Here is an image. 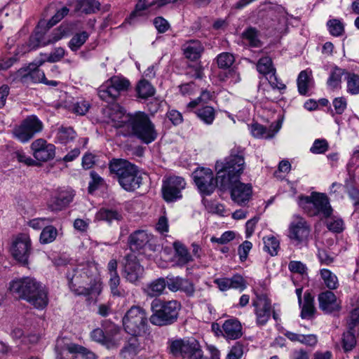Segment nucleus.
<instances>
[{"instance_id":"1","label":"nucleus","mask_w":359,"mask_h":359,"mask_svg":"<svg viewBox=\"0 0 359 359\" xmlns=\"http://www.w3.org/2000/svg\"><path fill=\"white\" fill-rule=\"evenodd\" d=\"M215 168L218 169L219 178H222V188H229L232 201L238 205H246L252 198V187L251 184L238 180L245 168V161L240 148L231 150L224 162L217 161Z\"/></svg>"},{"instance_id":"2","label":"nucleus","mask_w":359,"mask_h":359,"mask_svg":"<svg viewBox=\"0 0 359 359\" xmlns=\"http://www.w3.org/2000/svg\"><path fill=\"white\" fill-rule=\"evenodd\" d=\"M9 289L19 297L25 299L37 309H43L48 303L45 287L32 277H25L12 281Z\"/></svg>"},{"instance_id":"3","label":"nucleus","mask_w":359,"mask_h":359,"mask_svg":"<svg viewBox=\"0 0 359 359\" xmlns=\"http://www.w3.org/2000/svg\"><path fill=\"white\" fill-rule=\"evenodd\" d=\"M109 170L121 187L127 191H135L142 182L137 168L126 160L114 159L109 164Z\"/></svg>"},{"instance_id":"4","label":"nucleus","mask_w":359,"mask_h":359,"mask_svg":"<svg viewBox=\"0 0 359 359\" xmlns=\"http://www.w3.org/2000/svg\"><path fill=\"white\" fill-rule=\"evenodd\" d=\"M92 266L83 267L76 269L75 274L69 280L71 290L78 295H89L93 293H99L100 290V280L94 274Z\"/></svg>"},{"instance_id":"5","label":"nucleus","mask_w":359,"mask_h":359,"mask_svg":"<svg viewBox=\"0 0 359 359\" xmlns=\"http://www.w3.org/2000/svg\"><path fill=\"white\" fill-rule=\"evenodd\" d=\"M181 309V304L177 300L162 301L155 299L151 304L152 314L150 322L154 325L165 326L175 323Z\"/></svg>"},{"instance_id":"6","label":"nucleus","mask_w":359,"mask_h":359,"mask_svg":"<svg viewBox=\"0 0 359 359\" xmlns=\"http://www.w3.org/2000/svg\"><path fill=\"white\" fill-rule=\"evenodd\" d=\"M121 123H129L132 134L145 144H149L157 138V132L149 116L142 112L133 116H122Z\"/></svg>"},{"instance_id":"7","label":"nucleus","mask_w":359,"mask_h":359,"mask_svg":"<svg viewBox=\"0 0 359 359\" xmlns=\"http://www.w3.org/2000/svg\"><path fill=\"white\" fill-rule=\"evenodd\" d=\"M297 203L300 208L311 217L327 218L332 213V208L327 196L313 192L310 196H300Z\"/></svg>"},{"instance_id":"8","label":"nucleus","mask_w":359,"mask_h":359,"mask_svg":"<svg viewBox=\"0 0 359 359\" xmlns=\"http://www.w3.org/2000/svg\"><path fill=\"white\" fill-rule=\"evenodd\" d=\"M125 330L133 337L140 336L146 331L147 316L140 306H132L123 318Z\"/></svg>"},{"instance_id":"9","label":"nucleus","mask_w":359,"mask_h":359,"mask_svg":"<svg viewBox=\"0 0 359 359\" xmlns=\"http://www.w3.org/2000/svg\"><path fill=\"white\" fill-rule=\"evenodd\" d=\"M216 170L218 171V169ZM192 177L198 190L203 195L212 194L219 180L222 187V178H219L218 175L215 177L212 170L208 168H197L193 172Z\"/></svg>"},{"instance_id":"10","label":"nucleus","mask_w":359,"mask_h":359,"mask_svg":"<svg viewBox=\"0 0 359 359\" xmlns=\"http://www.w3.org/2000/svg\"><path fill=\"white\" fill-rule=\"evenodd\" d=\"M311 233V226L302 216H292L287 229V236L295 245L306 244Z\"/></svg>"},{"instance_id":"11","label":"nucleus","mask_w":359,"mask_h":359,"mask_svg":"<svg viewBox=\"0 0 359 359\" xmlns=\"http://www.w3.org/2000/svg\"><path fill=\"white\" fill-rule=\"evenodd\" d=\"M129 86L128 80L122 76H114L100 86L98 95L104 101L113 102L122 92L127 90Z\"/></svg>"},{"instance_id":"12","label":"nucleus","mask_w":359,"mask_h":359,"mask_svg":"<svg viewBox=\"0 0 359 359\" xmlns=\"http://www.w3.org/2000/svg\"><path fill=\"white\" fill-rule=\"evenodd\" d=\"M43 129L42 122L36 116H29L13 130V137L22 143L29 142Z\"/></svg>"},{"instance_id":"13","label":"nucleus","mask_w":359,"mask_h":359,"mask_svg":"<svg viewBox=\"0 0 359 359\" xmlns=\"http://www.w3.org/2000/svg\"><path fill=\"white\" fill-rule=\"evenodd\" d=\"M44 60H39L36 63H30L29 65L20 68L10 78L12 82H21L24 84L31 83H41L44 79V72L39 69V67L44 63Z\"/></svg>"},{"instance_id":"14","label":"nucleus","mask_w":359,"mask_h":359,"mask_svg":"<svg viewBox=\"0 0 359 359\" xmlns=\"http://www.w3.org/2000/svg\"><path fill=\"white\" fill-rule=\"evenodd\" d=\"M31 238L29 235H19L13 241L11 251L13 257L22 264H27L31 252Z\"/></svg>"},{"instance_id":"15","label":"nucleus","mask_w":359,"mask_h":359,"mask_svg":"<svg viewBox=\"0 0 359 359\" xmlns=\"http://www.w3.org/2000/svg\"><path fill=\"white\" fill-rule=\"evenodd\" d=\"M256 316V323L259 326L266 324L271 314V302L265 294H257L252 301Z\"/></svg>"},{"instance_id":"16","label":"nucleus","mask_w":359,"mask_h":359,"mask_svg":"<svg viewBox=\"0 0 359 359\" xmlns=\"http://www.w3.org/2000/svg\"><path fill=\"white\" fill-rule=\"evenodd\" d=\"M186 187L184 180L178 176H172L163 183L162 191L163 198L166 201H173L182 198L181 191Z\"/></svg>"},{"instance_id":"17","label":"nucleus","mask_w":359,"mask_h":359,"mask_svg":"<svg viewBox=\"0 0 359 359\" xmlns=\"http://www.w3.org/2000/svg\"><path fill=\"white\" fill-rule=\"evenodd\" d=\"M198 343L195 341L177 339L170 343V349L175 356H180L183 358L191 359L194 354L199 355Z\"/></svg>"},{"instance_id":"18","label":"nucleus","mask_w":359,"mask_h":359,"mask_svg":"<svg viewBox=\"0 0 359 359\" xmlns=\"http://www.w3.org/2000/svg\"><path fill=\"white\" fill-rule=\"evenodd\" d=\"M258 72L264 76L273 88L284 90L285 85L280 81L276 75V69L273 65L272 60L269 57H263L257 63Z\"/></svg>"},{"instance_id":"19","label":"nucleus","mask_w":359,"mask_h":359,"mask_svg":"<svg viewBox=\"0 0 359 359\" xmlns=\"http://www.w3.org/2000/svg\"><path fill=\"white\" fill-rule=\"evenodd\" d=\"M118 329L112 325L110 329V333L108 331L104 332L100 328L93 330L90 333L93 340L97 341L108 349L115 348L119 344V339L117 337Z\"/></svg>"},{"instance_id":"20","label":"nucleus","mask_w":359,"mask_h":359,"mask_svg":"<svg viewBox=\"0 0 359 359\" xmlns=\"http://www.w3.org/2000/svg\"><path fill=\"white\" fill-rule=\"evenodd\" d=\"M34 157L39 161H48L55 155V147L43 139H37L31 144Z\"/></svg>"},{"instance_id":"21","label":"nucleus","mask_w":359,"mask_h":359,"mask_svg":"<svg viewBox=\"0 0 359 359\" xmlns=\"http://www.w3.org/2000/svg\"><path fill=\"white\" fill-rule=\"evenodd\" d=\"M144 269L133 256H127L123 276L131 283H136L143 275Z\"/></svg>"},{"instance_id":"22","label":"nucleus","mask_w":359,"mask_h":359,"mask_svg":"<svg viewBox=\"0 0 359 359\" xmlns=\"http://www.w3.org/2000/svg\"><path fill=\"white\" fill-rule=\"evenodd\" d=\"M167 287L171 292L180 291L189 297H192L195 293L194 283L189 279L180 276H167Z\"/></svg>"},{"instance_id":"23","label":"nucleus","mask_w":359,"mask_h":359,"mask_svg":"<svg viewBox=\"0 0 359 359\" xmlns=\"http://www.w3.org/2000/svg\"><path fill=\"white\" fill-rule=\"evenodd\" d=\"M319 308L326 313L339 311L341 309V302L331 291L327 290L318 294Z\"/></svg>"},{"instance_id":"24","label":"nucleus","mask_w":359,"mask_h":359,"mask_svg":"<svg viewBox=\"0 0 359 359\" xmlns=\"http://www.w3.org/2000/svg\"><path fill=\"white\" fill-rule=\"evenodd\" d=\"M214 283L221 291H226L231 288L243 291L246 287L245 281L243 278L238 274H236L231 278H216Z\"/></svg>"},{"instance_id":"25","label":"nucleus","mask_w":359,"mask_h":359,"mask_svg":"<svg viewBox=\"0 0 359 359\" xmlns=\"http://www.w3.org/2000/svg\"><path fill=\"white\" fill-rule=\"evenodd\" d=\"M222 334L227 339H237L242 334V325L236 318L228 319L222 325Z\"/></svg>"},{"instance_id":"26","label":"nucleus","mask_w":359,"mask_h":359,"mask_svg":"<svg viewBox=\"0 0 359 359\" xmlns=\"http://www.w3.org/2000/svg\"><path fill=\"white\" fill-rule=\"evenodd\" d=\"M74 196V191L72 189H62L53 199L50 208L53 210H61L67 207L72 201Z\"/></svg>"},{"instance_id":"27","label":"nucleus","mask_w":359,"mask_h":359,"mask_svg":"<svg viewBox=\"0 0 359 359\" xmlns=\"http://www.w3.org/2000/svg\"><path fill=\"white\" fill-rule=\"evenodd\" d=\"M142 346L137 337L131 336L121 351L123 359H136Z\"/></svg>"},{"instance_id":"28","label":"nucleus","mask_w":359,"mask_h":359,"mask_svg":"<svg viewBox=\"0 0 359 359\" xmlns=\"http://www.w3.org/2000/svg\"><path fill=\"white\" fill-rule=\"evenodd\" d=\"M204 48L202 43L198 40H191L185 42L182 46V50L184 56L191 60L198 59Z\"/></svg>"},{"instance_id":"29","label":"nucleus","mask_w":359,"mask_h":359,"mask_svg":"<svg viewBox=\"0 0 359 359\" xmlns=\"http://www.w3.org/2000/svg\"><path fill=\"white\" fill-rule=\"evenodd\" d=\"M152 238V235L144 230H137L130 234L129 244L132 249L139 250L145 246Z\"/></svg>"},{"instance_id":"30","label":"nucleus","mask_w":359,"mask_h":359,"mask_svg":"<svg viewBox=\"0 0 359 359\" xmlns=\"http://www.w3.org/2000/svg\"><path fill=\"white\" fill-rule=\"evenodd\" d=\"M44 42H46V39H43L42 34L36 32L30 36L28 44H22L21 46H18L16 49V54L22 55L31 50H34L41 46H46V45H43Z\"/></svg>"},{"instance_id":"31","label":"nucleus","mask_w":359,"mask_h":359,"mask_svg":"<svg viewBox=\"0 0 359 359\" xmlns=\"http://www.w3.org/2000/svg\"><path fill=\"white\" fill-rule=\"evenodd\" d=\"M280 126L278 124L275 126H271L269 128H265L259 123L252 124L250 126L251 134L256 138H271L280 130Z\"/></svg>"},{"instance_id":"32","label":"nucleus","mask_w":359,"mask_h":359,"mask_svg":"<svg viewBox=\"0 0 359 359\" xmlns=\"http://www.w3.org/2000/svg\"><path fill=\"white\" fill-rule=\"evenodd\" d=\"M175 250L174 259L179 266H183L192 261V257L187 248L180 242L176 241L173 243Z\"/></svg>"},{"instance_id":"33","label":"nucleus","mask_w":359,"mask_h":359,"mask_svg":"<svg viewBox=\"0 0 359 359\" xmlns=\"http://www.w3.org/2000/svg\"><path fill=\"white\" fill-rule=\"evenodd\" d=\"M166 286L167 279L160 278L147 284L143 291L147 296L156 297L163 294Z\"/></svg>"},{"instance_id":"34","label":"nucleus","mask_w":359,"mask_h":359,"mask_svg":"<svg viewBox=\"0 0 359 359\" xmlns=\"http://www.w3.org/2000/svg\"><path fill=\"white\" fill-rule=\"evenodd\" d=\"M346 74L348 72L345 69L340 68L336 65L332 66L327 81V86L332 90L340 88L342 76L344 75L346 76Z\"/></svg>"},{"instance_id":"35","label":"nucleus","mask_w":359,"mask_h":359,"mask_svg":"<svg viewBox=\"0 0 359 359\" xmlns=\"http://www.w3.org/2000/svg\"><path fill=\"white\" fill-rule=\"evenodd\" d=\"M155 5H151V1L149 2L148 0H138L135 10L131 13L130 17L126 20L130 24L133 23L136 20L147 16V9Z\"/></svg>"},{"instance_id":"36","label":"nucleus","mask_w":359,"mask_h":359,"mask_svg":"<svg viewBox=\"0 0 359 359\" xmlns=\"http://www.w3.org/2000/svg\"><path fill=\"white\" fill-rule=\"evenodd\" d=\"M319 273L320 278L326 287L330 290H334L338 288L339 283L335 273L327 269H320Z\"/></svg>"},{"instance_id":"37","label":"nucleus","mask_w":359,"mask_h":359,"mask_svg":"<svg viewBox=\"0 0 359 359\" xmlns=\"http://www.w3.org/2000/svg\"><path fill=\"white\" fill-rule=\"evenodd\" d=\"M70 344H75L72 342H66L64 339H60L57 340L56 343V353L57 359H74V354L78 353V352H71L67 348Z\"/></svg>"},{"instance_id":"38","label":"nucleus","mask_w":359,"mask_h":359,"mask_svg":"<svg viewBox=\"0 0 359 359\" xmlns=\"http://www.w3.org/2000/svg\"><path fill=\"white\" fill-rule=\"evenodd\" d=\"M312 79V71L306 69L302 71L297 78L298 90L301 95H306Z\"/></svg>"},{"instance_id":"39","label":"nucleus","mask_w":359,"mask_h":359,"mask_svg":"<svg viewBox=\"0 0 359 359\" xmlns=\"http://www.w3.org/2000/svg\"><path fill=\"white\" fill-rule=\"evenodd\" d=\"M301 317L302 318H310L315 312L313 297L309 292H305L304 302L302 303Z\"/></svg>"},{"instance_id":"40","label":"nucleus","mask_w":359,"mask_h":359,"mask_svg":"<svg viewBox=\"0 0 359 359\" xmlns=\"http://www.w3.org/2000/svg\"><path fill=\"white\" fill-rule=\"evenodd\" d=\"M120 283L121 279L118 274L109 276L108 284L112 296L124 297L128 295V291L119 286Z\"/></svg>"},{"instance_id":"41","label":"nucleus","mask_w":359,"mask_h":359,"mask_svg":"<svg viewBox=\"0 0 359 359\" xmlns=\"http://www.w3.org/2000/svg\"><path fill=\"white\" fill-rule=\"evenodd\" d=\"M69 34V27L67 25H62L58 28L53 31L46 39V42L43 43V45L55 43L60 39L68 36Z\"/></svg>"},{"instance_id":"42","label":"nucleus","mask_w":359,"mask_h":359,"mask_svg":"<svg viewBox=\"0 0 359 359\" xmlns=\"http://www.w3.org/2000/svg\"><path fill=\"white\" fill-rule=\"evenodd\" d=\"M122 219L121 215L114 210L100 209L95 215V219L100 221H106L109 223L113 221H118Z\"/></svg>"},{"instance_id":"43","label":"nucleus","mask_w":359,"mask_h":359,"mask_svg":"<svg viewBox=\"0 0 359 359\" xmlns=\"http://www.w3.org/2000/svg\"><path fill=\"white\" fill-rule=\"evenodd\" d=\"M57 236V229L52 225H48L42 229L39 236V242L43 245L53 243L56 239Z\"/></svg>"},{"instance_id":"44","label":"nucleus","mask_w":359,"mask_h":359,"mask_svg":"<svg viewBox=\"0 0 359 359\" xmlns=\"http://www.w3.org/2000/svg\"><path fill=\"white\" fill-rule=\"evenodd\" d=\"M100 3L95 0H77L76 11L86 14L99 9Z\"/></svg>"},{"instance_id":"45","label":"nucleus","mask_w":359,"mask_h":359,"mask_svg":"<svg viewBox=\"0 0 359 359\" xmlns=\"http://www.w3.org/2000/svg\"><path fill=\"white\" fill-rule=\"evenodd\" d=\"M89 34L86 31L75 34L69 41L68 46L72 51L78 50L89 37Z\"/></svg>"},{"instance_id":"46","label":"nucleus","mask_w":359,"mask_h":359,"mask_svg":"<svg viewBox=\"0 0 359 359\" xmlns=\"http://www.w3.org/2000/svg\"><path fill=\"white\" fill-rule=\"evenodd\" d=\"M346 80L347 92L351 95L359 94V76L354 73L348 72Z\"/></svg>"},{"instance_id":"47","label":"nucleus","mask_w":359,"mask_h":359,"mask_svg":"<svg viewBox=\"0 0 359 359\" xmlns=\"http://www.w3.org/2000/svg\"><path fill=\"white\" fill-rule=\"evenodd\" d=\"M357 341L355 336L352 330L344 332L341 338V346L344 352L351 351L356 346Z\"/></svg>"},{"instance_id":"48","label":"nucleus","mask_w":359,"mask_h":359,"mask_svg":"<svg viewBox=\"0 0 359 359\" xmlns=\"http://www.w3.org/2000/svg\"><path fill=\"white\" fill-rule=\"evenodd\" d=\"M137 92L140 97L147 98L154 95L155 90L146 80H141L137 86Z\"/></svg>"},{"instance_id":"49","label":"nucleus","mask_w":359,"mask_h":359,"mask_svg":"<svg viewBox=\"0 0 359 359\" xmlns=\"http://www.w3.org/2000/svg\"><path fill=\"white\" fill-rule=\"evenodd\" d=\"M243 39L251 47H259L262 43L259 39L258 32L255 28H249L243 33Z\"/></svg>"},{"instance_id":"50","label":"nucleus","mask_w":359,"mask_h":359,"mask_svg":"<svg viewBox=\"0 0 359 359\" xmlns=\"http://www.w3.org/2000/svg\"><path fill=\"white\" fill-rule=\"evenodd\" d=\"M328 31L333 36H340L344 32V23L339 19H331L327 21Z\"/></svg>"},{"instance_id":"51","label":"nucleus","mask_w":359,"mask_h":359,"mask_svg":"<svg viewBox=\"0 0 359 359\" xmlns=\"http://www.w3.org/2000/svg\"><path fill=\"white\" fill-rule=\"evenodd\" d=\"M198 117L206 124H211L215 116V109L210 106H205L197 111Z\"/></svg>"},{"instance_id":"52","label":"nucleus","mask_w":359,"mask_h":359,"mask_svg":"<svg viewBox=\"0 0 359 359\" xmlns=\"http://www.w3.org/2000/svg\"><path fill=\"white\" fill-rule=\"evenodd\" d=\"M75 137V132L70 127H60L57 133V139L62 144H66Z\"/></svg>"},{"instance_id":"53","label":"nucleus","mask_w":359,"mask_h":359,"mask_svg":"<svg viewBox=\"0 0 359 359\" xmlns=\"http://www.w3.org/2000/svg\"><path fill=\"white\" fill-rule=\"evenodd\" d=\"M234 56L229 53H222L217 57V63L219 68L227 69L234 62Z\"/></svg>"},{"instance_id":"54","label":"nucleus","mask_w":359,"mask_h":359,"mask_svg":"<svg viewBox=\"0 0 359 359\" xmlns=\"http://www.w3.org/2000/svg\"><path fill=\"white\" fill-rule=\"evenodd\" d=\"M264 250L269 252L271 256L276 255L278 253V249L279 248L278 241L273 237H265L264 238Z\"/></svg>"},{"instance_id":"55","label":"nucleus","mask_w":359,"mask_h":359,"mask_svg":"<svg viewBox=\"0 0 359 359\" xmlns=\"http://www.w3.org/2000/svg\"><path fill=\"white\" fill-rule=\"evenodd\" d=\"M67 348L71 352H78L84 359H96L94 353L79 344H70Z\"/></svg>"},{"instance_id":"56","label":"nucleus","mask_w":359,"mask_h":359,"mask_svg":"<svg viewBox=\"0 0 359 359\" xmlns=\"http://www.w3.org/2000/svg\"><path fill=\"white\" fill-rule=\"evenodd\" d=\"M89 107V103L85 100L76 101L69 106V110L78 115L86 114Z\"/></svg>"},{"instance_id":"57","label":"nucleus","mask_w":359,"mask_h":359,"mask_svg":"<svg viewBox=\"0 0 359 359\" xmlns=\"http://www.w3.org/2000/svg\"><path fill=\"white\" fill-rule=\"evenodd\" d=\"M276 90H280L278 88H273L269 83L267 86L259 87L258 93L263 95L266 100L274 102L278 98V97L274 95L277 93Z\"/></svg>"},{"instance_id":"58","label":"nucleus","mask_w":359,"mask_h":359,"mask_svg":"<svg viewBox=\"0 0 359 359\" xmlns=\"http://www.w3.org/2000/svg\"><path fill=\"white\" fill-rule=\"evenodd\" d=\"M328 149V144L325 140L317 139L314 141L310 151L313 154H323Z\"/></svg>"},{"instance_id":"59","label":"nucleus","mask_w":359,"mask_h":359,"mask_svg":"<svg viewBox=\"0 0 359 359\" xmlns=\"http://www.w3.org/2000/svg\"><path fill=\"white\" fill-rule=\"evenodd\" d=\"M52 220L48 218L39 217L29 220L27 223L28 226L34 230L43 229L45 226H48Z\"/></svg>"},{"instance_id":"60","label":"nucleus","mask_w":359,"mask_h":359,"mask_svg":"<svg viewBox=\"0 0 359 359\" xmlns=\"http://www.w3.org/2000/svg\"><path fill=\"white\" fill-rule=\"evenodd\" d=\"M90 178L91 180L89 182L88 191L92 193L102 186L104 184V180L98 174L94 171L90 172Z\"/></svg>"},{"instance_id":"61","label":"nucleus","mask_w":359,"mask_h":359,"mask_svg":"<svg viewBox=\"0 0 359 359\" xmlns=\"http://www.w3.org/2000/svg\"><path fill=\"white\" fill-rule=\"evenodd\" d=\"M69 13V9L64 6L61 8L60 9L57 10L55 15L50 19V20L48 22V27H51L54 26L55 24L59 22L60 20H62L65 16H66Z\"/></svg>"},{"instance_id":"62","label":"nucleus","mask_w":359,"mask_h":359,"mask_svg":"<svg viewBox=\"0 0 359 359\" xmlns=\"http://www.w3.org/2000/svg\"><path fill=\"white\" fill-rule=\"evenodd\" d=\"M288 268L292 273L304 275L306 272V266L304 264L299 261H291L289 263Z\"/></svg>"},{"instance_id":"63","label":"nucleus","mask_w":359,"mask_h":359,"mask_svg":"<svg viewBox=\"0 0 359 359\" xmlns=\"http://www.w3.org/2000/svg\"><path fill=\"white\" fill-rule=\"evenodd\" d=\"M252 244L251 242L245 241H244L238 249V252L240 259L242 262L245 261L248 255L250 250L252 249Z\"/></svg>"},{"instance_id":"64","label":"nucleus","mask_w":359,"mask_h":359,"mask_svg":"<svg viewBox=\"0 0 359 359\" xmlns=\"http://www.w3.org/2000/svg\"><path fill=\"white\" fill-rule=\"evenodd\" d=\"M243 354V346L239 343H236L231 348L227 355V359H240Z\"/></svg>"}]
</instances>
